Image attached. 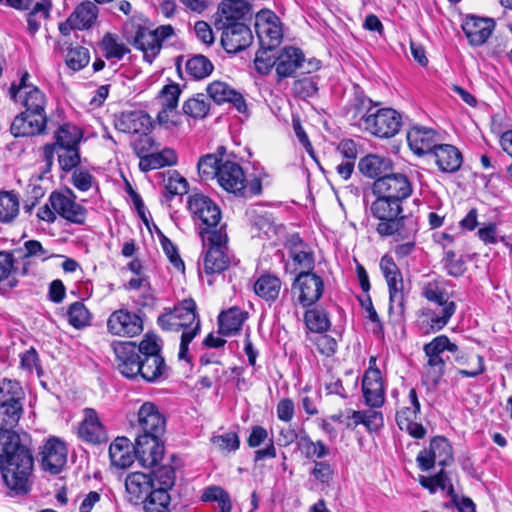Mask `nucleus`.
<instances>
[{"mask_svg": "<svg viewBox=\"0 0 512 512\" xmlns=\"http://www.w3.org/2000/svg\"><path fill=\"white\" fill-rule=\"evenodd\" d=\"M33 466L31 449L18 433L0 434V472L9 489L26 494L31 487Z\"/></svg>", "mask_w": 512, "mask_h": 512, "instance_id": "obj_1", "label": "nucleus"}, {"mask_svg": "<svg viewBox=\"0 0 512 512\" xmlns=\"http://www.w3.org/2000/svg\"><path fill=\"white\" fill-rule=\"evenodd\" d=\"M196 303L193 299H184L173 309H165L158 317L159 326L166 331H182L178 358L188 360L190 342L199 334L201 322L196 313Z\"/></svg>", "mask_w": 512, "mask_h": 512, "instance_id": "obj_2", "label": "nucleus"}, {"mask_svg": "<svg viewBox=\"0 0 512 512\" xmlns=\"http://www.w3.org/2000/svg\"><path fill=\"white\" fill-rule=\"evenodd\" d=\"M353 119L359 127L379 138L394 137L401 127V115L392 108H377L368 98H358Z\"/></svg>", "mask_w": 512, "mask_h": 512, "instance_id": "obj_3", "label": "nucleus"}, {"mask_svg": "<svg viewBox=\"0 0 512 512\" xmlns=\"http://www.w3.org/2000/svg\"><path fill=\"white\" fill-rule=\"evenodd\" d=\"M202 232L203 245L207 247L203 264L206 274L221 273L229 267L230 259L226 254L227 233L224 226L221 225L219 230Z\"/></svg>", "mask_w": 512, "mask_h": 512, "instance_id": "obj_4", "label": "nucleus"}, {"mask_svg": "<svg viewBox=\"0 0 512 512\" xmlns=\"http://www.w3.org/2000/svg\"><path fill=\"white\" fill-rule=\"evenodd\" d=\"M142 358L139 376L147 382H155L162 377L167 370L164 358L161 355V347L156 338L145 336L141 341Z\"/></svg>", "mask_w": 512, "mask_h": 512, "instance_id": "obj_5", "label": "nucleus"}, {"mask_svg": "<svg viewBox=\"0 0 512 512\" xmlns=\"http://www.w3.org/2000/svg\"><path fill=\"white\" fill-rule=\"evenodd\" d=\"M188 209L193 215L195 220L201 222L199 234L202 237V232L211 230H219L218 227L221 219V212L218 206L207 196L195 193L188 198Z\"/></svg>", "mask_w": 512, "mask_h": 512, "instance_id": "obj_6", "label": "nucleus"}, {"mask_svg": "<svg viewBox=\"0 0 512 512\" xmlns=\"http://www.w3.org/2000/svg\"><path fill=\"white\" fill-rule=\"evenodd\" d=\"M375 197L369 212L379 221L376 230L381 236H391L397 227L396 218L403 212L402 203L382 196Z\"/></svg>", "mask_w": 512, "mask_h": 512, "instance_id": "obj_7", "label": "nucleus"}, {"mask_svg": "<svg viewBox=\"0 0 512 512\" xmlns=\"http://www.w3.org/2000/svg\"><path fill=\"white\" fill-rule=\"evenodd\" d=\"M413 187L405 174L389 173L376 179L372 185L374 196H382L400 203L409 198Z\"/></svg>", "mask_w": 512, "mask_h": 512, "instance_id": "obj_8", "label": "nucleus"}, {"mask_svg": "<svg viewBox=\"0 0 512 512\" xmlns=\"http://www.w3.org/2000/svg\"><path fill=\"white\" fill-rule=\"evenodd\" d=\"M324 292V282L312 271L299 272L292 284V293L302 307L315 304Z\"/></svg>", "mask_w": 512, "mask_h": 512, "instance_id": "obj_9", "label": "nucleus"}, {"mask_svg": "<svg viewBox=\"0 0 512 512\" xmlns=\"http://www.w3.org/2000/svg\"><path fill=\"white\" fill-rule=\"evenodd\" d=\"M174 34L171 25H161L155 30L142 28L137 31L134 38V47L143 53L144 59L148 63H152L159 54L162 43Z\"/></svg>", "mask_w": 512, "mask_h": 512, "instance_id": "obj_10", "label": "nucleus"}, {"mask_svg": "<svg viewBox=\"0 0 512 512\" xmlns=\"http://www.w3.org/2000/svg\"><path fill=\"white\" fill-rule=\"evenodd\" d=\"M255 32L260 46L264 49L276 48L283 37L279 18L270 10H261L255 17Z\"/></svg>", "mask_w": 512, "mask_h": 512, "instance_id": "obj_11", "label": "nucleus"}, {"mask_svg": "<svg viewBox=\"0 0 512 512\" xmlns=\"http://www.w3.org/2000/svg\"><path fill=\"white\" fill-rule=\"evenodd\" d=\"M113 349L119 372L126 378H137L143 351L141 342L138 346L131 341L118 342L114 344Z\"/></svg>", "mask_w": 512, "mask_h": 512, "instance_id": "obj_12", "label": "nucleus"}, {"mask_svg": "<svg viewBox=\"0 0 512 512\" xmlns=\"http://www.w3.org/2000/svg\"><path fill=\"white\" fill-rule=\"evenodd\" d=\"M380 269L389 289V309L391 311L397 310L398 313H402L404 308V295L401 272L392 257L388 255H384L381 258Z\"/></svg>", "mask_w": 512, "mask_h": 512, "instance_id": "obj_13", "label": "nucleus"}, {"mask_svg": "<svg viewBox=\"0 0 512 512\" xmlns=\"http://www.w3.org/2000/svg\"><path fill=\"white\" fill-rule=\"evenodd\" d=\"M452 461V447L444 437L433 438L429 448L424 449L417 456L418 465L423 471L430 470L435 464L447 466Z\"/></svg>", "mask_w": 512, "mask_h": 512, "instance_id": "obj_14", "label": "nucleus"}, {"mask_svg": "<svg viewBox=\"0 0 512 512\" xmlns=\"http://www.w3.org/2000/svg\"><path fill=\"white\" fill-rule=\"evenodd\" d=\"M408 401L409 406L403 407L396 414L397 425L401 430L407 431L412 437L422 439L426 434V430L423 425L418 422L420 403L414 388L409 391Z\"/></svg>", "mask_w": 512, "mask_h": 512, "instance_id": "obj_15", "label": "nucleus"}, {"mask_svg": "<svg viewBox=\"0 0 512 512\" xmlns=\"http://www.w3.org/2000/svg\"><path fill=\"white\" fill-rule=\"evenodd\" d=\"M52 208L64 219L75 223L83 224L86 219V209L76 203L75 195L71 190L66 193L52 192L49 197Z\"/></svg>", "mask_w": 512, "mask_h": 512, "instance_id": "obj_16", "label": "nucleus"}, {"mask_svg": "<svg viewBox=\"0 0 512 512\" xmlns=\"http://www.w3.org/2000/svg\"><path fill=\"white\" fill-rule=\"evenodd\" d=\"M160 478L163 487L151 491L142 502L145 512H171V497L167 489L174 485L175 473L171 468H163Z\"/></svg>", "mask_w": 512, "mask_h": 512, "instance_id": "obj_17", "label": "nucleus"}, {"mask_svg": "<svg viewBox=\"0 0 512 512\" xmlns=\"http://www.w3.org/2000/svg\"><path fill=\"white\" fill-rule=\"evenodd\" d=\"M107 327L113 335L133 337L143 331V321L138 314L120 309L109 316Z\"/></svg>", "mask_w": 512, "mask_h": 512, "instance_id": "obj_18", "label": "nucleus"}, {"mask_svg": "<svg viewBox=\"0 0 512 512\" xmlns=\"http://www.w3.org/2000/svg\"><path fill=\"white\" fill-rule=\"evenodd\" d=\"M161 437L152 435H138L135 440V454L143 467L156 466L164 456V446Z\"/></svg>", "mask_w": 512, "mask_h": 512, "instance_id": "obj_19", "label": "nucleus"}, {"mask_svg": "<svg viewBox=\"0 0 512 512\" xmlns=\"http://www.w3.org/2000/svg\"><path fill=\"white\" fill-rule=\"evenodd\" d=\"M41 455L43 470L53 475L60 473L67 462V448L56 438H51L44 444Z\"/></svg>", "mask_w": 512, "mask_h": 512, "instance_id": "obj_20", "label": "nucleus"}, {"mask_svg": "<svg viewBox=\"0 0 512 512\" xmlns=\"http://www.w3.org/2000/svg\"><path fill=\"white\" fill-rule=\"evenodd\" d=\"M138 424L141 435L161 437L165 432L166 420L154 403L145 402L138 411Z\"/></svg>", "mask_w": 512, "mask_h": 512, "instance_id": "obj_21", "label": "nucleus"}, {"mask_svg": "<svg viewBox=\"0 0 512 512\" xmlns=\"http://www.w3.org/2000/svg\"><path fill=\"white\" fill-rule=\"evenodd\" d=\"M252 33L243 23L235 22L227 25L221 36V44L227 53H237L251 44Z\"/></svg>", "mask_w": 512, "mask_h": 512, "instance_id": "obj_22", "label": "nucleus"}, {"mask_svg": "<svg viewBox=\"0 0 512 512\" xmlns=\"http://www.w3.org/2000/svg\"><path fill=\"white\" fill-rule=\"evenodd\" d=\"M285 246L288 250L289 257L293 261L295 271H312L314 269V251L299 235H291Z\"/></svg>", "mask_w": 512, "mask_h": 512, "instance_id": "obj_23", "label": "nucleus"}, {"mask_svg": "<svg viewBox=\"0 0 512 512\" xmlns=\"http://www.w3.org/2000/svg\"><path fill=\"white\" fill-rule=\"evenodd\" d=\"M216 178L224 190L235 195H244L245 176L238 163L233 161L222 162Z\"/></svg>", "mask_w": 512, "mask_h": 512, "instance_id": "obj_24", "label": "nucleus"}, {"mask_svg": "<svg viewBox=\"0 0 512 512\" xmlns=\"http://www.w3.org/2000/svg\"><path fill=\"white\" fill-rule=\"evenodd\" d=\"M78 434L83 440L92 444H100L108 439L106 429L93 408L83 410V419Z\"/></svg>", "mask_w": 512, "mask_h": 512, "instance_id": "obj_25", "label": "nucleus"}, {"mask_svg": "<svg viewBox=\"0 0 512 512\" xmlns=\"http://www.w3.org/2000/svg\"><path fill=\"white\" fill-rule=\"evenodd\" d=\"M153 486V479L149 474L129 473L125 478L126 499L132 504H139L154 490Z\"/></svg>", "mask_w": 512, "mask_h": 512, "instance_id": "obj_26", "label": "nucleus"}, {"mask_svg": "<svg viewBox=\"0 0 512 512\" xmlns=\"http://www.w3.org/2000/svg\"><path fill=\"white\" fill-rule=\"evenodd\" d=\"M304 54L296 47L286 46L275 59V70L280 79L294 77L298 69L304 66Z\"/></svg>", "mask_w": 512, "mask_h": 512, "instance_id": "obj_27", "label": "nucleus"}, {"mask_svg": "<svg viewBox=\"0 0 512 512\" xmlns=\"http://www.w3.org/2000/svg\"><path fill=\"white\" fill-rule=\"evenodd\" d=\"M494 27L493 19L476 16H467L462 24V29L473 46L484 44L491 36Z\"/></svg>", "mask_w": 512, "mask_h": 512, "instance_id": "obj_28", "label": "nucleus"}, {"mask_svg": "<svg viewBox=\"0 0 512 512\" xmlns=\"http://www.w3.org/2000/svg\"><path fill=\"white\" fill-rule=\"evenodd\" d=\"M407 141L410 149L419 156L432 154L439 145L436 131L426 127H412L407 133Z\"/></svg>", "mask_w": 512, "mask_h": 512, "instance_id": "obj_29", "label": "nucleus"}, {"mask_svg": "<svg viewBox=\"0 0 512 512\" xmlns=\"http://www.w3.org/2000/svg\"><path fill=\"white\" fill-rule=\"evenodd\" d=\"M46 114L22 112L11 124V132L16 137L34 136L44 131Z\"/></svg>", "mask_w": 512, "mask_h": 512, "instance_id": "obj_30", "label": "nucleus"}, {"mask_svg": "<svg viewBox=\"0 0 512 512\" xmlns=\"http://www.w3.org/2000/svg\"><path fill=\"white\" fill-rule=\"evenodd\" d=\"M206 91L208 96L217 104L229 102L240 113H245L247 110L243 96L225 82L213 81L207 86Z\"/></svg>", "mask_w": 512, "mask_h": 512, "instance_id": "obj_31", "label": "nucleus"}, {"mask_svg": "<svg viewBox=\"0 0 512 512\" xmlns=\"http://www.w3.org/2000/svg\"><path fill=\"white\" fill-rule=\"evenodd\" d=\"M362 391L365 403L373 408L381 407L384 403V388L378 369L368 370L362 379Z\"/></svg>", "mask_w": 512, "mask_h": 512, "instance_id": "obj_32", "label": "nucleus"}, {"mask_svg": "<svg viewBox=\"0 0 512 512\" xmlns=\"http://www.w3.org/2000/svg\"><path fill=\"white\" fill-rule=\"evenodd\" d=\"M438 168L447 173L456 172L462 164V154L453 145L439 144L431 154Z\"/></svg>", "mask_w": 512, "mask_h": 512, "instance_id": "obj_33", "label": "nucleus"}, {"mask_svg": "<svg viewBox=\"0 0 512 512\" xmlns=\"http://www.w3.org/2000/svg\"><path fill=\"white\" fill-rule=\"evenodd\" d=\"M109 457L113 466L125 469L134 462L136 454L128 438L117 437L109 446Z\"/></svg>", "mask_w": 512, "mask_h": 512, "instance_id": "obj_34", "label": "nucleus"}, {"mask_svg": "<svg viewBox=\"0 0 512 512\" xmlns=\"http://www.w3.org/2000/svg\"><path fill=\"white\" fill-rule=\"evenodd\" d=\"M98 7L91 1H83L67 19L71 28L78 30L89 29L98 17Z\"/></svg>", "mask_w": 512, "mask_h": 512, "instance_id": "obj_35", "label": "nucleus"}, {"mask_svg": "<svg viewBox=\"0 0 512 512\" xmlns=\"http://www.w3.org/2000/svg\"><path fill=\"white\" fill-rule=\"evenodd\" d=\"M455 311V302L448 300L433 304V307L426 309L425 315L429 319L431 329L433 331H439L448 324Z\"/></svg>", "mask_w": 512, "mask_h": 512, "instance_id": "obj_36", "label": "nucleus"}, {"mask_svg": "<svg viewBox=\"0 0 512 512\" xmlns=\"http://www.w3.org/2000/svg\"><path fill=\"white\" fill-rule=\"evenodd\" d=\"M177 163V154L172 148H164L161 151L155 150L142 157L139 161V168L143 172L160 169L165 166H173Z\"/></svg>", "mask_w": 512, "mask_h": 512, "instance_id": "obj_37", "label": "nucleus"}, {"mask_svg": "<svg viewBox=\"0 0 512 512\" xmlns=\"http://www.w3.org/2000/svg\"><path fill=\"white\" fill-rule=\"evenodd\" d=\"M391 168V161L378 155H368L359 162L361 173L369 178H375V180L388 175Z\"/></svg>", "mask_w": 512, "mask_h": 512, "instance_id": "obj_38", "label": "nucleus"}, {"mask_svg": "<svg viewBox=\"0 0 512 512\" xmlns=\"http://www.w3.org/2000/svg\"><path fill=\"white\" fill-rule=\"evenodd\" d=\"M116 125L124 132L142 135L150 129L151 119L147 114L141 112H129L122 114Z\"/></svg>", "mask_w": 512, "mask_h": 512, "instance_id": "obj_39", "label": "nucleus"}, {"mask_svg": "<svg viewBox=\"0 0 512 512\" xmlns=\"http://www.w3.org/2000/svg\"><path fill=\"white\" fill-rule=\"evenodd\" d=\"M22 414V402L0 404V434L16 433L13 429L18 425Z\"/></svg>", "mask_w": 512, "mask_h": 512, "instance_id": "obj_40", "label": "nucleus"}, {"mask_svg": "<svg viewBox=\"0 0 512 512\" xmlns=\"http://www.w3.org/2000/svg\"><path fill=\"white\" fill-rule=\"evenodd\" d=\"M247 316L248 313L238 307H232L228 311L222 312L218 317L219 332L224 335L238 332Z\"/></svg>", "mask_w": 512, "mask_h": 512, "instance_id": "obj_41", "label": "nucleus"}, {"mask_svg": "<svg viewBox=\"0 0 512 512\" xmlns=\"http://www.w3.org/2000/svg\"><path fill=\"white\" fill-rule=\"evenodd\" d=\"M281 286V280L277 276L264 274L256 280L254 291L265 301L274 302L279 296Z\"/></svg>", "mask_w": 512, "mask_h": 512, "instance_id": "obj_42", "label": "nucleus"}, {"mask_svg": "<svg viewBox=\"0 0 512 512\" xmlns=\"http://www.w3.org/2000/svg\"><path fill=\"white\" fill-rule=\"evenodd\" d=\"M25 112L45 114L46 98L38 87H28V90L19 94L18 101Z\"/></svg>", "mask_w": 512, "mask_h": 512, "instance_id": "obj_43", "label": "nucleus"}, {"mask_svg": "<svg viewBox=\"0 0 512 512\" xmlns=\"http://www.w3.org/2000/svg\"><path fill=\"white\" fill-rule=\"evenodd\" d=\"M185 70L193 79L201 80L208 77L213 72L214 65L206 56L197 54L186 61Z\"/></svg>", "mask_w": 512, "mask_h": 512, "instance_id": "obj_44", "label": "nucleus"}, {"mask_svg": "<svg viewBox=\"0 0 512 512\" xmlns=\"http://www.w3.org/2000/svg\"><path fill=\"white\" fill-rule=\"evenodd\" d=\"M81 138V130L77 126L67 123L60 126L57 130L55 145L58 149L78 147Z\"/></svg>", "mask_w": 512, "mask_h": 512, "instance_id": "obj_45", "label": "nucleus"}, {"mask_svg": "<svg viewBox=\"0 0 512 512\" xmlns=\"http://www.w3.org/2000/svg\"><path fill=\"white\" fill-rule=\"evenodd\" d=\"M422 295L433 304L448 301L447 281L443 278H436L424 283Z\"/></svg>", "mask_w": 512, "mask_h": 512, "instance_id": "obj_46", "label": "nucleus"}, {"mask_svg": "<svg viewBox=\"0 0 512 512\" xmlns=\"http://www.w3.org/2000/svg\"><path fill=\"white\" fill-rule=\"evenodd\" d=\"M427 364L424 366L423 382L426 385L436 386L445 372V360L442 356H426Z\"/></svg>", "mask_w": 512, "mask_h": 512, "instance_id": "obj_47", "label": "nucleus"}, {"mask_svg": "<svg viewBox=\"0 0 512 512\" xmlns=\"http://www.w3.org/2000/svg\"><path fill=\"white\" fill-rule=\"evenodd\" d=\"M19 198L9 191L0 192V222H12L19 213Z\"/></svg>", "mask_w": 512, "mask_h": 512, "instance_id": "obj_48", "label": "nucleus"}, {"mask_svg": "<svg viewBox=\"0 0 512 512\" xmlns=\"http://www.w3.org/2000/svg\"><path fill=\"white\" fill-rule=\"evenodd\" d=\"M24 397L20 383L13 379H0V404L22 402Z\"/></svg>", "mask_w": 512, "mask_h": 512, "instance_id": "obj_49", "label": "nucleus"}, {"mask_svg": "<svg viewBox=\"0 0 512 512\" xmlns=\"http://www.w3.org/2000/svg\"><path fill=\"white\" fill-rule=\"evenodd\" d=\"M51 3L48 0L36 2L27 16L28 31L35 34L41 25L42 20L49 17Z\"/></svg>", "mask_w": 512, "mask_h": 512, "instance_id": "obj_50", "label": "nucleus"}, {"mask_svg": "<svg viewBox=\"0 0 512 512\" xmlns=\"http://www.w3.org/2000/svg\"><path fill=\"white\" fill-rule=\"evenodd\" d=\"M397 227L392 235L396 236V240H410L415 239L418 232V221L413 216L399 215L396 218Z\"/></svg>", "mask_w": 512, "mask_h": 512, "instance_id": "obj_51", "label": "nucleus"}, {"mask_svg": "<svg viewBox=\"0 0 512 512\" xmlns=\"http://www.w3.org/2000/svg\"><path fill=\"white\" fill-rule=\"evenodd\" d=\"M182 109L184 114L194 119H203L207 116L210 105L206 102L204 94H197L195 97L186 100Z\"/></svg>", "mask_w": 512, "mask_h": 512, "instance_id": "obj_52", "label": "nucleus"}, {"mask_svg": "<svg viewBox=\"0 0 512 512\" xmlns=\"http://www.w3.org/2000/svg\"><path fill=\"white\" fill-rule=\"evenodd\" d=\"M307 328L312 332L323 333L329 329L330 322L327 314L318 309L307 310L304 315Z\"/></svg>", "mask_w": 512, "mask_h": 512, "instance_id": "obj_53", "label": "nucleus"}, {"mask_svg": "<svg viewBox=\"0 0 512 512\" xmlns=\"http://www.w3.org/2000/svg\"><path fill=\"white\" fill-rule=\"evenodd\" d=\"M101 48L107 59L120 60L129 52V49L123 43L118 42L116 37L110 33L104 35Z\"/></svg>", "mask_w": 512, "mask_h": 512, "instance_id": "obj_54", "label": "nucleus"}, {"mask_svg": "<svg viewBox=\"0 0 512 512\" xmlns=\"http://www.w3.org/2000/svg\"><path fill=\"white\" fill-rule=\"evenodd\" d=\"M222 161L216 154L202 156L197 164L198 173L203 180L216 178Z\"/></svg>", "mask_w": 512, "mask_h": 512, "instance_id": "obj_55", "label": "nucleus"}, {"mask_svg": "<svg viewBox=\"0 0 512 512\" xmlns=\"http://www.w3.org/2000/svg\"><path fill=\"white\" fill-rule=\"evenodd\" d=\"M67 318L70 325L81 329L89 324L90 313L82 302H74L68 308Z\"/></svg>", "mask_w": 512, "mask_h": 512, "instance_id": "obj_56", "label": "nucleus"}, {"mask_svg": "<svg viewBox=\"0 0 512 512\" xmlns=\"http://www.w3.org/2000/svg\"><path fill=\"white\" fill-rule=\"evenodd\" d=\"M450 351L456 353L458 347L452 343L446 335H440L435 337L431 342L427 343L423 347V351L426 356H441L444 351Z\"/></svg>", "mask_w": 512, "mask_h": 512, "instance_id": "obj_57", "label": "nucleus"}, {"mask_svg": "<svg viewBox=\"0 0 512 512\" xmlns=\"http://www.w3.org/2000/svg\"><path fill=\"white\" fill-rule=\"evenodd\" d=\"M90 60L89 51L82 46L71 47L66 54V64L72 70L78 71L84 68Z\"/></svg>", "mask_w": 512, "mask_h": 512, "instance_id": "obj_58", "label": "nucleus"}, {"mask_svg": "<svg viewBox=\"0 0 512 512\" xmlns=\"http://www.w3.org/2000/svg\"><path fill=\"white\" fill-rule=\"evenodd\" d=\"M297 445L308 458H323L328 454V448L322 441L313 442L306 434L299 437Z\"/></svg>", "mask_w": 512, "mask_h": 512, "instance_id": "obj_59", "label": "nucleus"}, {"mask_svg": "<svg viewBox=\"0 0 512 512\" xmlns=\"http://www.w3.org/2000/svg\"><path fill=\"white\" fill-rule=\"evenodd\" d=\"M181 89L178 84H169L163 87L159 93V101L164 109L174 111L178 106Z\"/></svg>", "mask_w": 512, "mask_h": 512, "instance_id": "obj_60", "label": "nucleus"}, {"mask_svg": "<svg viewBox=\"0 0 512 512\" xmlns=\"http://www.w3.org/2000/svg\"><path fill=\"white\" fill-rule=\"evenodd\" d=\"M58 162L63 171H71L80 162L78 147L57 150Z\"/></svg>", "mask_w": 512, "mask_h": 512, "instance_id": "obj_61", "label": "nucleus"}, {"mask_svg": "<svg viewBox=\"0 0 512 512\" xmlns=\"http://www.w3.org/2000/svg\"><path fill=\"white\" fill-rule=\"evenodd\" d=\"M211 441L219 450L228 453L236 451L240 445L239 437L235 432L214 436L211 438Z\"/></svg>", "mask_w": 512, "mask_h": 512, "instance_id": "obj_62", "label": "nucleus"}, {"mask_svg": "<svg viewBox=\"0 0 512 512\" xmlns=\"http://www.w3.org/2000/svg\"><path fill=\"white\" fill-rule=\"evenodd\" d=\"M165 181V188L171 196L183 195L188 191V182L180 174L173 172Z\"/></svg>", "mask_w": 512, "mask_h": 512, "instance_id": "obj_63", "label": "nucleus"}, {"mask_svg": "<svg viewBox=\"0 0 512 512\" xmlns=\"http://www.w3.org/2000/svg\"><path fill=\"white\" fill-rule=\"evenodd\" d=\"M157 148L155 140L147 133L140 135L133 144L134 152L139 157V161Z\"/></svg>", "mask_w": 512, "mask_h": 512, "instance_id": "obj_64", "label": "nucleus"}]
</instances>
